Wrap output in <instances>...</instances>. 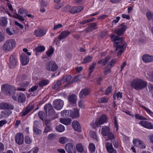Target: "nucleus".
<instances>
[{"label": "nucleus", "mask_w": 153, "mask_h": 153, "mask_svg": "<svg viewBox=\"0 0 153 153\" xmlns=\"http://www.w3.org/2000/svg\"><path fill=\"white\" fill-rule=\"evenodd\" d=\"M123 38L119 37L118 36H116L114 38V41L115 42L114 43V46L116 48L115 51H117L119 49L117 54V56H120L124 52V49L126 47L127 44L126 43H124L122 45L121 44L123 42Z\"/></svg>", "instance_id": "1"}, {"label": "nucleus", "mask_w": 153, "mask_h": 153, "mask_svg": "<svg viewBox=\"0 0 153 153\" xmlns=\"http://www.w3.org/2000/svg\"><path fill=\"white\" fill-rule=\"evenodd\" d=\"M147 85V82L140 79H134L131 83L132 88L137 90L144 89L146 87Z\"/></svg>", "instance_id": "2"}, {"label": "nucleus", "mask_w": 153, "mask_h": 153, "mask_svg": "<svg viewBox=\"0 0 153 153\" xmlns=\"http://www.w3.org/2000/svg\"><path fill=\"white\" fill-rule=\"evenodd\" d=\"M16 42L13 39H9L7 40L3 46V50L6 52H7L12 50L16 46Z\"/></svg>", "instance_id": "3"}, {"label": "nucleus", "mask_w": 153, "mask_h": 153, "mask_svg": "<svg viewBox=\"0 0 153 153\" xmlns=\"http://www.w3.org/2000/svg\"><path fill=\"white\" fill-rule=\"evenodd\" d=\"M110 128L107 126H103L101 129V133L102 135L105 136H107V137H105V140H112L114 139V135L110 131Z\"/></svg>", "instance_id": "4"}, {"label": "nucleus", "mask_w": 153, "mask_h": 153, "mask_svg": "<svg viewBox=\"0 0 153 153\" xmlns=\"http://www.w3.org/2000/svg\"><path fill=\"white\" fill-rule=\"evenodd\" d=\"M1 91L7 95H11L14 94V88L8 84H4L1 87Z\"/></svg>", "instance_id": "5"}, {"label": "nucleus", "mask_w": 153, "mask_h": 153, "mask_svg": "<svg viewBox=\"0 0 153 153\" xmlns=\"http://www.w3.org/2000/svg\"><path fill=\"white\" fill-rule=\"evenodd\" d=\"M107 119L106 116L103 114L100 118L99 119L96 120L95 122L92 124V126L94 128H95L98 125H102L106 122Z\"/></svg>", "instance_id": "6"}, {"label": "nucleus", "mask_w": 153, "mask_h": 153, "mask_svg": "<svg viewBox=\"0 0 153 153\" xmlns=\"http://www.w3.org/2000/svg\"><path fill=\"white\" fill-rule=\"evenodd\" d=\"M58 68V66L54 61H49L46 65V69L50 71H55Z\"/></svg>", "instance_id": "7"}, {"label": "nucleus", "mask_w": 153, "mask_h": 153, "mask_svg": "<svg viewBox=\"0 0 153 153\" xmlns=\"http://www.w3.org/2000/svg\"><path fill=\"white\" fill-rule=\"evenodd\" d=\"M19 14L16 13V15L14 16V17L22 21H23L25 20L24 16H22L23 14H27L28 12L27 10H25L23 8H20L18 11Z\"/></svg>", "instance_id": "8"}, {"label": "nucleus", "mask_w": 153, "mask_h": 153, "mask_svg": "<svg viewBox=\"0 0 153 153\" xmlns=\"http://www.w3.org/2000/svg\"><path fill=\"white\" fill-rule=\"evenodd\" d=\"M53 107L57 110L61 109L64 105V102L61 99H56L54 100L53 104Z\"/></svg>", "instance_id": "9"}, {"label": "nucleus", "mask_w": 153, "mask_h": 153, "mask_svg": "<svg viewBox=\"0 0 153 153\" xmlns=\"http://www.w3.org/2000/svg\"><path fill=\"white\" fill-rule=\"evenodd\" d=\"M34 108V105L32 103H30L28 105L24 108L21 113V116H24L30 112Z\"/></svg>", "instance_id": "10"}, {"label": "nucleus", "mask_w": 153, "mask_h": 153, "mask_svg": "<svg viewBox=\"0 0 153 153\" xmlns=\"http://www.w3.org/2000/svg\"><path fill=\"white\" fill-rule=\"evenodd\" d=\"M10 68H15L18 63L16 56L14 54L11 55L9 59Z\"/></svg>", "instance_id": "11"}, {"label": "nucleus", "mask_w": 153, "mask_h": 153, "mask_svg": "<svg viewBox=\"0 0 153 153\" xmlns=\"http://www.w3.org/2000/svg\"><path fill=\"white\" fill-rule=\"evenodd\" d=\"M44 110L46 114L48 112V114L50 115H52L54 112V109L51 104L50 103L46 104L45 106Z\"/></svg>", "instance_id": "12"}, {"label": "nucleus", "mask_w": 153, "mask_h": 153, "mask_svg": "<svg viewBox=\"0 0 153 153\" xmlns=\"http://www.w3.org/2000/svg\"><path fill=\"white\" fill-rule=\"evenodd\" d=\"M97 23L93 22L90 23L88 25V27L84 30L81 31V32H88L92 31L93 30L97 29Z\"/></svg>", "instance_id": "13"}, {"label": "nucleus", "mask_w": 153, "mask_h": 153, "mask_svg": "<svg viewBox=\"0 0 153 153\" xmlns=\"http://www.w3.org/2000/svg\"><path fill=\"white\" fill-rule=\"evenodd\" d=\"M66 150L68 153H76V150L74 146L71 143L66 144L65 146Z\"/></svg>", "instance_id": "14"}, {"label": "nucleus", "mask_w": 153, "mask_h": 153, "mask_svg": "<svg viewBox=\"0 0 153 153\" xmlns=\"http://www.w3.org/2000/svg\"><path fill=\"white\" fill-rule=\"evenodd\" d=\"M133 142L135 146L138 147L141 149H145L146 146L144 143L138 139L133 140Z\"/></svg>", "instance_id": "15"}, {"label": "nucleus", "mask_w": 153, "mask_h": 153, "mask_svg": "<svg viewBox=\"0 0 153 153\" xmlns=\"http://www.w3.org/2000/svg\"><path fill=\"white\" fill-rule=\"evenodd\" d=\"M15 140L18 144H22L24 142V137L23 134L21 133H17L16 136Z\"/></svg>", "instance_id": "16"}, {"label": "nucleus", "mask_w": 153, "mask_h": 153, "mask_svg": "<svg viewBox=\"0 0 153 153\" xmlns=\"http://www.w3.org/2000/svg\"><path fill=\"white\" fill-rule=\"evenodd\" d=\"M21 61L23 65H26L29 62V57L25 53H22L21 55Z\"/></svg>", "instance_id": "17"}, {"label": "nucleus", "mask_w": 153, "mask_h": 153, "mask_svg": "<svg viewBox=\"0 0 153 153\" xmlns=\"http://www.w3.org/2000/svg\"><path fill=\"white\" fill-rule=\"evenodd\" d=\"M71 32L68 30H64L61 32L58 37V39L60 40L67 37L70 34Z\"/></svg>", "instance_id": "18"}, {"label": "nucleus", "mask_w": 153, "mask_h": 153, "mask_svg": "<svg viewBox=\"0 0 153 153\" xmlns=\"http://www.w3.org/2000/svg\"><path fill=\"white\" fill-rule=\"evenodd\" d=\"M140 124L143 127L150 129H153V124L146 121H141Z\"/></svg>", "instance_id": "19"}, {"label": "nucleus", "mask_w": 153, "mask_h": 153, "mask_svg": "<svg viewBox=\"0 0 153 153\" xmlns=\"http://www.w3.org/2000/svg\"><path fill=\"white\" fill-rule=\"evenodd\" d=\"M90 93L89 90L88 89L85 88L82 89L79 93V97L81 98H84L88 95Z\"/></svg>", "instance_id": "20"}, {"label": "nucleus", "mask_w": 153, "mask_h": 153, "mask_svg": "<svg viewBox=\"0 0 153 153\" xmlns=\"http://www.w3.org/2000/svg\"><path fill=\"white\" fill-rule=\"evenodd\" d=\"M73 128L76 131L79 132L81 130V126L80 124L77 121H73L72 123Z\"/></svg>", "instance_id": "21"}, {"label": "nucleus", "mask_w": 153, "mask_h": 153, "mask_svg": "<svg viewBox=\"0 0 153 153\" xmlns=\"http://www.w3.org/2000/svg\"><path fill=\"white\" fill-rule=\"evenodd\" d=\"M69 113H70V116L73 118H76L79 117V113L78 110L76 108H74L73 111L69 110Z\"/></svg>", "instance_id": "22"}, {"label": "nucleus", "mask_w": 153, "mask_h": 153, "mask_svg": "<svg viewBox=\"0 0 153 153\" xmlns=\"http://www.w3.org/2000/svg\"><path fill=\"white\" fill-rule=\"evenodd\" d=\"M142 59L146 62H149L153 61V56L146 54L143 56Z\"/></svg>", "instance_id": "23"}, {"label": "nucleus", "mask_w": 153, "mask_h": 153, "mask_svg": "<svg viewBox=\"0 0 153 153\" xmlns=\"http://www.w3.org/2000/svg\"><path fill=\"white\" fill-rule=\"evenodd\" d=\"M110 58V56H108L104 59H102L99 60L97 62V63L98 64H101L102 65L104 66L109 61Z\"/></svg>", "instance_id": "24"}, {"label": "nucleus", "mask_w": 153, "mask_h": 153, "mask_svg": "<svg viewBox=\"0 0 153 153\" xmlns=\"http://www.w3.org/2000/svg\"><path fill=\"white\" fill-rule=\"evenodd\" d=\"M45 34V32L41 29L36 30L34 32L35 35L37 37H42Z\"/></svg>", "instance_id": "25"}, {"label": "nucleus", "mask_w": 153, "mask_h": 153, "mask_svg": "<svg viewBox=\"0 0 153 153\" xmlns=\"http://www.w3.org/2000/svg\"><path fill=\"white\" fill-rule=\"evenodd\" d=\"M26 100V97L23 94L20 93L19 94L18 97V102L20 103H24Z\"/></svg>", "instance_id": "26"}, {"label": "nucleus", "mask_w": 153, "mask_h": 153, "mask_svg": "<svg viewBox=\"0 0 153 153\" xmlns=\"http://www.w3.org/2000/svg\"><path fill=\"white\" fill-rule=\"evenodd\" d=\"M7 19L4 17H2L0 18V25L2 26L6 27L7 25Z\"/></svg>", "instance_id": "27"}, {"label": "nucleus", "mask_w": 153, "mask_h": 153, "mask_svg": "<svg viewBox=\"0 0 153 153\" xmlns=\"http://www.w3.org/2000/svg\"><path fill=\"white\" fill-rule=\"evenodd\" d=\"M60 122L61 123L65 125H68L71 123V120L70 118H62L60 119Z\"/></svg>", "instance_id": "28"}, {"label": "nucleus", "mask_w": 153, "mask_h": 153, "mask_svg": "<svg viewBox=\"0 0 153 153\" xmlns=\"http://www.w3.org/2000/svg\"><path fill=\"white\" fill-rule=\"evenodd\" d=\"M71 78V76L70 75H65L61 79L62 81L64 82H69Z\"/></svg>", "instance_id": "29"}, {"label": "nucleus", "mask_w": 153, "mask_h": 153, "mask_svg": "<svg viewBox=\"0 0 153 153\" xmlns=\"http://www.w3.org/2000/svg\"><path fill=\"white\" fill-rule=\"evenodd\" d=\"M61 85V81L58 80L56 83L53 85L52 88L54 90H57L59 88Z\"/></svg>", "instance_id": "30"}, {"label": "nucleus", "mask_w": 153, "mask_h": 153, "mask_svg": "<svg viewBox=\"0 0 153 153\" xmlns=\"http://www.w3.org/2000/svg\"><path fill=\"white\" fill-rule=\"evenodd\" d=\"M77 99L76 96L75 94L70 96L68 98L69 101L73 103H75Z\"/></svg>", "instance_id": "31"}, {"label": "nucleus", "mask_w": 153, "mask_h": 153, "mask_svg": "<svg viewBox=\"0 0 153 153\" xmlns=\"http://www.w3.org/2000/svg\"><path fill=\"white\" fill-rule=\"evenodd\" d=\"M26 78V76L25 75H18L16 78V82H22Z\"/></svg>", "instance_id": "32"}, {"label": "nucleus", "mask_w": 153, "mask_h": 153, "mask_svg": "<svg viewBox=\"0 0 153 153\" xmlns=\"http://www.w3.org/2000/svg\"><path fill=\"white\" fill-rule=\"evenodd\" d=\"M49 83L48 79H44L39 82L38 83L39 85L41 87H43L47 85Z\"/></svg>", "instance_id": "33"}, {"label": "nucleus", "mask_w": 153, "mask_h": 153, "mask_svg": "<svg viewBox=\"0 0 153 153\" xmlns=\"http://www.w3.org/2000/svg\"><path fill=\"white\" fill-rule=\"evenodd\" d=\"M76 148L77 151L79 152L82 153L84 151L83 147L82 145L80 144H78L76 145Z\"/></svg>", "instance_id": "34"}, {"label": "nucleus", "mask_w": 153, "mask_h": 153, "mask_svg": "<svg viewBox=\"0 0 153 153\" xmlns=\"http://www.w3.org/2000/svg\"><path fill=\"white\" fill-rule=\"evenodd\" d=\"M35 50L36 52V54H37V52H41L44 51L45 50V48L44 46H38L35 48Z\"/></svg>", "instance_id": "35"}, {"label": "nucleus", "mask_w": 153, "mask_h": 153, "mask_svg": "<svg viewBox=\"0 0 153 153\" xmlns=\"http://www.w3.org/2000/svg\"><path fill=\"white\" fill-rule=\"evenodd\" d=\"M105 146L108 152H111L114 149L111 144L108 142L106 143Z\"/></svg>", "instance_id": "36"}, {"label": "nucleus", "mask_w": 153, "mask_h": 153, "mask_svg": "<svg viewBox=\"0 0 153 153\" xmlns=\"http://www.w3.org/2000/svg\"><path fill=\"white\" fill-rule=\"evenodd\" d=\"M38 115L39 118L42 120L46 117V115L43 111H39L38 113Z\"/></svg>", "instance_id": "37"}, {"label": "nucleus", "mask_w": 153, "mask_h": 153, "mask_svg": "<svg viewBox=\"0 0 153 153\" xmlns=\"http://www.w3.org/2000/svg\"><path fill=\"white\" fill-rule=\"evenodd\" d=\"M56 129L57 131L59 132H62L65 130L64 126L61 124L56 126Z\"/></svg>", "instance_id": "38"}, {"label": "nucleus", "mask_w": 153, "mask_h": 153, "mask_svg": "<svg viewBox=\"0 0 153 153\" xmlns=\"http://www.w3.org/2000/svg\"><path fill=\"white\" fill-rule=\"evenodd\" d=\"M92 57L91 56H87L85 57L83 61V63H88L91 62L92 59Z\"/></svg>", "instance_id": "39"}, {"label": "nucleus", "mask_w": 153, "mask_h": 153, "mask_svg": "<svg viewBox=\"0 0 153 153\" xmlns=\"http://www.w3.org/2000/svg\"><path fill=\"white\" fill-rule=\"evenodd\" d=\"M114 32L118 36H121L124 33V32L123 31L119 29H116L114 30Z\"/></svg>", "instance_id": "40"}, {"label": "nucleus", "mask_w": 153, "mask_h": 153, "mask_svg": "<svg viewBox=\"0 0 153 153\" xmlns=\"http://www.w3.org/2000/svg\"><path fill=\"white\" fill-rule=\"evenodd\" d=\"M146 16L149 20H152L153 21V13L151 12H147L146 14Z\"/></svg>", "instance_id": "41"}, {"label": "nucleus", "mask_w": 153, "mask_h": 153, "mask_svg": "<svg viewBox=\"0 0 153 153\" xmlns=\"http://www.w3.org/2000/svg\"><path fill=\"white\" fill-rule=\"evenodd\" d=\"M119 29L125 32L127 28V26L124 23H122L119 26Z\"/></svg>", "instance_id": "42"}, {"label": "nucleus", "mask_w": 153, "mask_h": 153, "mask_svg": "<svg viewBox=\"0 0 153 153\" xmlns=\"http://www.w3.org/2000/svg\"><path fill=\"white\" fill-rule=\"evenodd\" d=\"M59 142L62 144H65L68 141V139L65 137H62L59 138Z\"/></svg>", "instance_id": "43"}, {"label": "nucleus", "mask_w": 153, "mask_h": 153, "mask_svg": "<svg viewBox=\"0 0 153 153\" xmlns=\"http://www.w3.org/2000/svg\"><path fill=\"white\" fill-rule=\"evenodd\" d=\"M34 133L36 135H40L42 133V131L36 127H34L33 128Z\"/></svg>", "instance_id": "44"}, {"label": "nucleus", "mask_w": 153, "mask_h": 153, "mask_svg": "<svg viewBox=\"0 0 153 153\" xmlns=\"http://www.w3.org/2000/svg\"><path fill=\"white\" fill-rule=\"evenodd\" d=\"M89 149L92 153H94L95 151V148L94 144L91 143L89 145Z\"/></svg>", "instance_id": "45"}, {"label": "nucleus", "mask_w": 153, "mask_h": 153, "mask_svg": "<svg viewBox=\"0 0 153 153\" xmlns=\"http://www.w3.org/2000/svg\"><path fill=\"white\" fill-rule=\"evenodd\" d=\"M108 99L106 97H102L99 99L98 100V102L100 103H103L104 102H108Z\"/></svg>", "instance_id": "46"}, {"label": "nucleus", "mask_w": 153, "mask_h": 153, "mask_svg": "<svg viewBox=\"0 0 153 153\" xmlns=\"http://www.w3.org/2000/svg\"><path fill=\"white\" fill-rule=\"evenodd\" d=\"M116 61V60L115 59H112L108 64V68H111L112 67L115 63Z\"/></svg>", "instance_id": "47"}, {"label": "nucleus", "mask_w": 153, "mask_h": 153, "mask_svg": "<svg viewBox=\"0 0 153 153\" xmlns=\"http://www.w3.org/2000/svg\"><path fill=\"white\" fill-rule=\"evenodd\" d=\"M53 49L52 47H51L50 49L46 52L47 55L49 56H51V55L53 53Z\"/></svg>", "instance_id": "48"}, {"label": "nucleus", "mask_w": 153, "mask_h": 153, "mask_svg": "<svg viewBox=\"0 0 153 153\" xmlns=\"http://www.w3.org/2000/svg\"><path fill=\"white\" fill-rule=\"evenodd\" d=\"M116 97L118 99L120 98V99L122 98V93L120 92H118L116 94H114L113 96V97L114 99H116Z\"/></svg>", "instance_id": "49"}, {"label": "nucleus", "mask_w": 153, "mask_h": 153, "mask_svg": "<svg viewBox=\"0 0 153 153\" xmlns=\"http://www.w3.org/2000/svg\"><path fill=\"white\" fill-rule=\"evenodd\" d=\"M8 104L5 102L0 103V108L1 109H7Z\"/></svg>", "instance_id": "50"}, {"label": "nucleus", "mask_w": 153, "mask_h": 153, "mask_svg": "<svg viewBox=\"0 0 153 153\" xmlns=\"http://www.w3.org/2000/svg\"><path fill=\"white\" fill-rule=\"evenodd\" d=\"M71 7L69 5H66L63 7L62 10L63 12H70Z\"/></svg>", "instance_id": "51"}, {"label": "nucleus", "mask_w": 153, "mask_h": 153, "mask_svg": "<svg viewBox=\"0 0 153 153\" xmlns=\"http://www.w3.org/2000/svg\"><path fill=\"white\" fill-rule=\"evenodd\" d=\"M56 137V134L51 133L48 135V138L49 140H52L55 139Z\"/></svg>", "instance_id": "52"}, {"label": "nucleus", "mask_w": 153, "mask_h": 153, "mask_svg": "<svg viewBox=\"0 0 153 153\" xmlns=\"http://www.w3.org/2000/svg\"><path fill=\"white\" fill-rule=\"evenodd\" d=\"M96 66V63H93L92 65H91L90 68H89V76H90L91 74V73L93 72V69Z\"/></svg>", "instance_id": "53"}, {"label": "nucleus", "mask_w": 153, "mask_h": 153, "mask_svg": "<svg viewBox=\"0 0 153 153\" xmlns=\"http://www.w3.org/2000/svg\"><path fill=\"white\" fill-rule=\"evenodd\" d=\"M25 142L26 144H30L32 142V140L28 136H26L25 138Z\"/></svg>", "instance_id": "54"}, {"label": "nucleus", "mask_w": 153, "mask_h": 153, "mask_svg": "<svg viewBox=\"0 0 153 153\" xmlns=\"http://www.w3.org/2000/svg\"><path fill=\"white\" fill-rule=\"evenodd\" d=\"M51 129L52 128L51 126H46L44 131V133H47L50 131Z\"/></svg>", "instance_id": "55"}, {"label": "nucleus", "mask_w": 153, "mask_h": 153, "mask_svg": "<svg viewBox=\"0 0 153 153\" xmlns=\"http://www.w3.org/2000/svg\"><path fill=\"white\" fill-rule=\"evenodd\" d=\"M39 149L38 147H36L33 148L31 150L28 152L27 153H37Z\"/></svg>", "instance_id": "56"}, {"label": "nucleus", "mask_w": 153, "mask_h": 153, "mask_svg": "<svg viewBox=\"0 0 153 153\" xmlns=\"http://www.w3.org/2000/svg\"><path fill=\"white\" fill-rule=\"evenodd\" d=\"M77 77V76H75L74 77V80H71V81L69 82L67 84L65 85H64V86L65 87L66 86H69V85L72 84L74 82L76 81L77 80H76V79Z\"/></svg>", "instance_id": "57"}, {"label": "nucleus", "mask_w": 153, "mask_h": 153, "mask_svg": "<svg viewBox=\"0 0 153 153\" xmlns=\"http://www.w3.org/2000/svg\"><path fill=\"white\" fill-rule=\"evenodd\" d=\"M62 25L60 24H59L57 25H54L53 30H56L58 28L62 27Z\"/></svg>", "instance_id": "58"}, {"label": "nucleus", "mask_w": 153, "mask_h": 153, "mask_svg": "<svg viewBox=\"0 0 153 153\" xmlns=\"http://www.w3.org/2000/svg\"><path fill=\"white\" fill-rule=\"evenodd\" d=\"M112 88V86H111L108 87L106 90L105 92V94L106 95H108L110 92L111 91V89Z\"/></svg>", "instance_id": "59"}, {"label": "nucleus", "mask_w": 153, "mask_h": 153, "mask_svg": "<svg viewBox=\"0 0 153 153\" xmlns=\"http://www.w3.org/2000/svg\"><path fill=\"white\" fill-rule=\"evenodd\" d=\"M74 3L77 5H81L83 4V0H75Z\"/></svg>", "instance_id": "60"}, {"label": "nucleus", "mask_w": 153, "mask_h": 153, "mask_svg": "<svg viewBox=\"0 0 153 153\" xmlns=\"http://www.w3.org/2000/svg\"><path fill=\"white\" fill-rule=\"evenodd\" d=\"M76 7H72V8L70 9V12L72 14L76 13H77V10L76 9Z\"/></svg>", "instance_id": "61"}, {"label": "nucleus", "mask_w": 153, "mask_h": 153, "mask_svg": "<svg viewBox=\"0 0 153 153\" xmlns=\"http://www.w3.org/2000/svg\"><path fill=\"white\" fill-rule=\"evenodd\" d=\"M143 108H144L146 111L151 116H152L153 115V113L151 111L149 110V109L146 108V107L143 106H141Z\"/></svg>", "instance_id": "62"}, {"label": "nucleus", "mask_w": 153, "mask_h": 153, "mask_svg": "<svg viewBox=\"0 0 153 153\" xmlns=\"http://www.w3.org/2000/svg\"><path fill=\"white\" fill-rule=\"evenodd\" d=\"M38 88V85H35L33 86L29 90V92H33L36 90Z\"/></svg>", "instance_id": "63"}, {"label": "nucleus", "mask_w": 153, "mask_h": 153, "mask_svg": "<svg viewBox=\"0 0 153 153\" xmlns=\"http://www.w3.org/2000/svg\"><path fill=\"white\" fill-rule=\"evenodd\" d=\"M149 80L153 82V71L152 72L150 73L149 74Z\"/></svg>", "instance_id": "64"}]
</instances>
